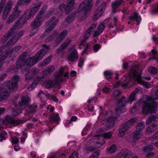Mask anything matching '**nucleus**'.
<instances>
[{"label": "nucleus", "mask_w": 158, "mask_h": 158, "mask_svg": "<svg viewBox=\"0 0 158 158\" xmlns=\"http://www.w3.org/2000/svg\"><path fill=\"white\" fill-rule=\"evenodd\" d=\"M31 18L28 14L27 12L25 11L23 15L20 18L19 21L16 22L10 30L1 38V41L2 43L6 42L10 37L12 36L16 33V30L17 28H20L26 23L28 20Z\"/></svg>", "instance_id": "1"}, {"label": "nucleus", "mask_w": 158, "mask_h": 158, "mask_svg": "<svg viewBox=\"0 0 158 158\" xmlns=\"http://www.w3.org/2000/svg\"><path fill=\"white\" fill-rule=\"evenodd\" d=\"M16 33L12 36L15 35L13 37L10 39L6 43V46H2L0 48V63L5 60L9 54V52L7 51V47L12 46L15 43L20 37L23 35L24 31H19L17 34Z\"/></svg>", "instance_id": "2"}, {"label": "nucleus", "mask_w": 158, "mask_h": 158, "mask_svg": "<svg viewBox=\"0 0 158 158\" xmlns=\"http://www.w3.org/2000/svg\"><path fill=\"white\" fill-rule=\"evenodd\" d=\"M128 76L130 79L136 81L139 83L143 85L147 88L151 86L149 84L143 80V78L149 80L151 79V78L149 77H144L141 78L138 65H135L132 67Z\"/></svg>", "instance_id": "3"}, {"label": "nucleus", "mask_w": 158, "mask_h": 158, "mask_svg": "<svg viewBox=\"0 0 158 158\" xmlns=\"http://www.w3.org/2000/svg\"><path fill=\"white\" fill-rule=\"evenodd\" d=\"M154 95L156 97L155 98L148 96L147 98L146 101L143 102L144 104L142 109L144 114H151L155 113V107L158 105L155 100L158 99V89L156 90Z\"/></svg>", "instance_id": "4"}, {"label": "nucleus", "mask_w": 158, "mask_h": 158, "mask_svg": "<svg viewBox=\"0 0 158 158\" xmlns=\"http://www.w3.org/2000/svg\"><path fill=\"white\" fill-rule=\"evenodd\" d=\"M19 79V76L17 75L15 76L13 79L3 83L2 85L1 89L2 90L9 89L12 92L16 90L17 89L18 82Z\"/></svg>", "instance_id": "5"}, {"label": "nucleus", "mask_w": 158, "mask_h": 158, "mask_svg": "<svg viewBox=\"0 0 158 158\" xmlns=\"http://www.w3.org/2000/svg\"><path fill=\"white\" fill-rule=\"evenodd\" d=\"M64 72L63 68H61L59 71L56 73L55 75L53 77L52 81H47L46 87L48 88L52 87L55 84H58L60 82L63 81V74Z\"/></svg>", "instance_id": "6"}, {"label": "nucleus", "mask_w": 158, "mask_h": 158, "mask_svg": "<svg viewBox=\"0 0 158 158\" xmlns=\"http://www.w3.org/2000/svg\"><path fill=\"white\" fill-rule=\"evenodd\" d=\"M116 119V118L110 117L107 119L102 120L101 124L104 127L100 129V131H106L111 129L114 125Z\"/></svg>", "instance_id": "7"}, {"label": "nucleus", "mask_w": 158, "mask_h": 158, "mask_svg": "<svg viewBox=\"0 0 158 158\" xmlns=\"http://www.w3.org/2000/svg\"><path fill=\"white\" fill-rule=\"evenodd\" d=\"M29 99L28 97H26L24 96H23L19 100L18 105H16V107H18L19 109H17L15 108L13 111V114L14 115H16L19 114L22 112V110L23 109V106H27L28 104Z\"/></svg>", "instance_id": "8"}, {"label": "nucleus", "mask_w": 158, "mask_h": 158, "mask_svg": "<svg viewBox=\"0 0 158 158\" xmlns=\"http://www.w3.org/2000/svg\"><path fill=\"white\" fill-rule=\"evenodd\" d=\"M74 4V0H68L67 5L61 3L59 6V8L61 12L65 11L66 14H68L72 11Z\"/></svg>", "instance_id": "9"}, {"label": "nucleus", "mask_w": 158, "mask_h": 158, "mask_svg": "<svg viewBox=\"0 0 158 158\" xmlns=\"http://www.w3.org/2000/svg\"><path fill=\"white\" fill-rule=\"evenodd\" d=\"M22 11L20 10L18 6H16L13 9L12 14L9 16L8 19L6 21L7 23L13 22L17 19L20 14Z\"/></svg>", "instance_id": "10"}, {"label": "nucleus", "mask_w": 158, "mask_h": 158, "mask_svg": "<svg viewBox=\"0 0 158 158\" xmlns=\"http://www.w3.org/2000/svg\"><path fill=\"white\" fill-rule=\"evenodd\" d=\"M59 22V19L53 17L51 18L46 23L47 26L48 27L46 29L45 33H49L52 31L56 27Z\"/></svg>", "instance_id": "11"}, {"label": "nucleus", "mask_w": 158, "mask_h": 158, "mask_svg": "<svg viewBox=\"0 0 158 158\" xmlns=\"http://www.w3.org/2000/svg\"><path fill=\"white\" fill-rule=\"evenodd\" d=\"M44 48L39 51L34 57L37 62L40 60L45 55L47 52L49 50V47H47L45 45H43Z\"/></svg>", "instance_id": "12"}, {"label": "nucleus", "mask_w": 158, "mask_h": 158, "mask_svg": "<svg viewBox=\"0 0 158 158\" xmlns=\"http://www.w3.org/2000/svg\"><path fill=\"white\" fill-rule=\"evenodd\" d=\"M13 2L12 1H8L5 6L2 14L3 19L6 20L8 17V15L11 9Z\"/></svg>", "instance_id": "13"}, {"label": "nucleus", "mask_w": 158, "mask_h": 158, "mask_svg": "<svg viewBox=\"0 0 158 158\" xmlns=\"http://www.w3.org/2000/svg\"><path fill=\"white\" fill-rule=\"evenodd\" d=\"M41 5V2H39L35 3H34V7L32 8L30 11L28 10H27L25 11L27 12L28 14L30 15L31 17L32 16H33L37 12Z\"/></svg>", "instance_id": "14"}, {"label": "nucleus", "mask_w": 158, "mask_h": 158, "mask_svg": "<svg viewBox=\"0 0 158 158\" xmlns=\"http://www.w3.org/2000/svg\"><path fill=\"white\" fill-rule=\"evenodd\" d=\"M40 17L36 16V18L31 23L30 26L31 27V30H37V29L42 24Z\"/></svg>", "instance_id": "15"}, {"label": "nucleus", "mask_w": 158, "mask_h": 158, "mask_svg": "<svg viewBox=\"0 0 158 158\" xmlns=\"http://www.w3.org/2000/svg\"><path fill=\"white\" fill-rule=\"evenodd\" d=\"M37 70L33 68L31 69L25 74V81H29L33 79L35 76Z\"/></svg>", "instance_id": "16"}, {"label": "nucleus", "mask_w": 158, "mask_h": 158, "mask_svg": "<svg viewBox=\"0 0 158 158\" xmlns=\"http://www.w3.org/2000/svg\"><path fill=\"white\" fill-rule=\"evenodd\" d=\"M79 10L78 15L80 17V19L81 20H84L86 18L87 14L88 12H89L90 10H88L87 8H81L80 7V5L79 7Z\"/></svg>", "instance_id": "17"}, {"label": "nucleus", "mask_w": 158, "mask_h": 158, "mask_svg": "<svg viewBox=\"0 0 158 158\" xmlns=\"http://www.w3.org/2000/svg\"><path fill=\"white\" fill-rule=\"evenodd\" d=\"M71 40L70 38H68L65 42L62 44L58 48L56 51V53L58 54H60L62 52L63 50L68 46Z\"/></svg>", "instance_id": "18"}, {"label": "nucleus", "mask_w": 158, "mask_h": 158, "mask_svg": "<svg viewBox=\"0 0 158 158\" xmlns=\"http://www.w3.org/2000/svg\"><path fill=\"white\" fill-rule=\"evenodd\" d=\"M92 1L93 0H84L80 4V7L81 8H85L88 10H90L93 5L92 2Z\"/></svg>", "instance_id": "19"}, {"label": "nucleus", "mask_w": 158, "mask_h": 158, "mask_svg": "<svg viewBox=\"0 0 158 158\" xmlns=\"http://www.w3.org/2000/svg\"><path fill=\"white\" fill-rule=\"evenodd\" d=\"M95 139H97L98 141H96V148H98L103 145L105 143V141L104 140L105 139L103 136H102L100 135H95Z\"/></svg>", "instance_id": "20"}, {"label": "nucleus", "mask_w": 158, "mask_h": 158, "mask_svg": "<svg viewBox=\"0 0 158 158\" xmlns=\"http://www.w3.org/2000/svg\"><path fill=\"white\" fill-rule=\"evenodd\" d=\"M78 58V53L76 49L73 50L69 57V60L71 61H75Z\"/></svg>", "instance_id": "21"}, {"label": "nucleus", "mask_w": 158, "mask_h": 158, "mask_svg": "<svg viewBox=\"0 0 158 158\" xmlns=\"http://www.w3.org/2000/svg\"><path fill=\"white\" fill-rule=\"evenodd\" d=\"M0 90H2V91L0 94V101H2L7 98L9 96V94L8 90L5 89L2 90L1 89V87L0 88Z\"/></svg>", "instance_id": "22"}, {"label": "nucleus", "mask_w": 158, "mask_h": 158, "mask_svg": "<svg viewBox=\"0 0 158 158\" xmlns=\"http://www.w3.org/2000/svg\"><path fill=\"white\" fill-rule=\"evenodd\" d=\"M104 28V24L102 23L100 24L97 28V30L95 31L93 35V37H95L99 35L102 32Z\"/></svg>", "instance_id": "23"}, {"label": "nucleus", "mask_w": 158, "mask_h": 158, "mask_svg": "<svg viewBox=\"0 0 158 158\" xmlns=\"http://www.w3.org/2000/svg\"><path fill=\"white\" fill-rule=\"evenodd\" d=\"M6 122L10 123H12L15 125H18L19 124L23 123V121L22 120H15L14 119L10 117H7L6 118Z\"/></svg>", "instance_id": "24"}, {"label": "nucleus", "mask_w": 158, "mask_h": 158, "mask_svg": "<svg viewBox=\"0 0 158 158\" xmlns=\"http://www.w3.org/2000/svg\"><path fill=\"white\" fill-rule=\"evenodd\" d=\"M137 119L136 118L131 119L125 122L123 125L126 127V128L128 129L136 121Z\"/></svg>", "instance_id": "25"}, {"label": "nucleus", "mask_w": 158, "mask_h": 158, "mask_svg": "<svg viewBox=\"0 0 158 158\" xmlns=\"http://www.w3.org/2000/svg\"><path fill=\"white\" fill-rule=\"evenodd\" d=\"M122 1V0H117L112 2V12L114 13H115V10L119 6Z\"/></svg>", "instance_id": "26"}, {"label": "nucleus", "mask_w": 158, "mask_h": 158, "mask_svg": "<svg viewBox=\"0 0 158 158\" xmlns=\"http://www.w3.org/2000/svg\"><path fill=\"white\" fill-rule=\"evenodd\" d=\"M127 101L126 100L125 97L122 96L121 98L118 100L117 103V106L123 107L127 103Z\"/></svg>", "instance_id": "27"}, {"label": "nucleus", "mask_w": 158, "mask_h": 158, "mask_svg": "<svg viewBox=\"0 0 158 158\" xmlns=\"http://www.w3.org/2000/svg\"><path fill=\"white\" fill-rule=\"evenodd\" d=\"M158 120V117L157 115H152L148 117V118L146 120V124L149 125L153 121H156Z\"/></svg>", "instance_id": "28"}, {"label": "nucleus", "mask_w": 158, "mask_h": 158, "mask_svg": "<svg viewBox=\"0 0 158 158\" xmlns=\"http://www.w3.org/2000/svg\"><path fill=\"white\" fill-rule=\"evenodd\" d=\"M157 128L156 124H153L148 127L146 129V134H151Z\"/></svg>", "instance_id": "29"}, {"label": "nucleus", "mask_w": 158, "mask_h": 158, "mask_svg": "<svg viewBox=\"0 0 158 158\" xmlns=\"http://www.w3.org/2000/svg\"><path fill=\"white\" fill-rule=\"evenodd\" d=\"M34 57L32 58L29 57L25 61L26 65H29L30 67L33 66L37 63Z\"/></svg>", "instance_id": "30"}, {"label": "nucleus", "mask_w": 158, "mask_h": 158, "mask_svg": "<svg viewBox=\"0 0 158 158\" xmlns=\"http://www.w3.org/2000/svg\"><path fill=\"white\" fill-rule=\"evenodd\" d=\"M138 92V90L136 89L132 92L129 96V98L127 101L128 102L131 103L133 101L135 100V99L136 94Z\"/></svg>", "instance_id": "31"}, {"label": "nucleus", "mask_w": 158, "mask_h": 158, "mask_svg": "<svg viewBox=\"0 0 158 158\" xmlns=\"http://www.w3.org/2000/svg\"><path fill=\"white\" fill-rule=\"evenodd\" d=\"M37 106L35 104L29 106L26 110L27 113L32 114L34 113L36 111Z\"/></svg>", "instance_id": "32"}, {"label": "nucleus", "mask_w": 158, "mask_h": 158, "mask_svg": "<svg viewBox=\"0 0 158 158\" xmlns=\"http://www.w3.org/2000/svg\"><path fill=\"white\" fill-rule=\"evenodd\" d=\"M103 13V8H98L94 13V19L97 20L98 18L100 17Z\"/></svg>", "instance_id": "33"}, {"label": "nucleus", "mask_w": 158, "mask_h": 158, "mask_svg": "<svg viewBox=\"0 0 158 158\" xmlns=\"http://www.w3.org/2000/svg\"><path fill=\"white\" fill-rule=\"evenodd\" d=\"M132 19H134L135 20L137 23V25H138L141 20V17L138 15V14L136 13L135 12L134 13L133 16H130L129 17V19L131 20Z\"/></svg>", "instance_id": "34"}, {"label": "nucleus", "mask_w": 158, "mask_h": 158, "mask_svg": "<svg viewBox=\"0 0 158 158\" xmlns=\"http://www.w3.org/2000/svg\"><path fill=\"white\" fill-rule=\"evenodd\" d=\"M25 65H26L25 61L18 59L16 65V68L17 69H20Z\"/></svg>", "instance_id": "35"}, {"label": "nucleus", "mask_w": 158, "mask_h": 158, "mask_svg": "<svg viewBox=\"0 0 158 158\" xmlns=\"http://www.w3.org/2000/svg\"><path fill=\"white\" fill-rule=\"evenodd\" d=\"M143 135V134L141 131L135 130L134 131L133 138L134 139L138 140L142 137Z\"/></svg>", "instance_id": "36"}, {"label": "nucleus", "mask_w": 158, "mask_h": 158, "mask_svg": "<svg viewBox=\"0 0 158 158\" xmlns=\"http://www.w3.org/2000/svg\"><path fill=\"white\" fill-rule=\"evenodd\" d=\"M122 156L124 158H128L131 156V151L127 149H123L122 152Z\"/></svg>", "instance_id": "37"}, {"label": "nucleus", "mask_w": 158, "mask_h": 158, "mask_svg": "<svg viewBox=\"0 0 158 158\" xmlns=\"http://www.w3.org/2000/svg\"><path fill=\"white\" fill-rule=\"evenodd\" d=\"M76 13L73 12L69 15L65 19L66 22L67 23H70L72 22L75 19L76 16Z\"/></svg>", "instance_id": "38"}, {"label": "nucleus", "mask_w": 158, "mask_h": 158, "mask_svg": "<svg viewBox=\"0 0 158 158\" xmlns=\"http://www.w3.org/2000/svg\"><path fill=\"white\" fill-rule=\"evenodd\" d=\"M128 129L126 128V127L123 125L121 127L119 130L118 134V136L120 137H122L124 135L126 131Z\"/></svg>", "instance_id": "39"}, {"label": "nucleus", "mask_w": 158, "mask_h": 158, "mask_svg": "<svg viewBox=\"0 0 158 158\" xmlns=\"http://www.w3.org/2000/svg\"><path fill=\"white\" fill-rule=\"evenodd\" d=\"M117 148L115 144H113L107 149V152L108 153H114L117 150Z\"/></svg>", "instance_id": "40"}, {"label": "nucleus", "mask_w": 158, "mask_h": 158, "mask_svg": "<svg viewBox=\"0 0 158 158\" xmlns=\"http://www.w3.org/2000/svg\"><path fill=\"white\" fill-rule=\"evenodd\" d=\"M144 123L140 122L138 123L136 127V130L141 131L144 127Z\"/></svg>", "instance_id": "41"}, {"label": "nucleus", "mask_w": 158, "mask_h": 158, "mask_svg": "<svg viewBox=\"0 0 158 158\" xmlns=\"http://www.w3.org/2000/svg\"><path fill=\"white\" fill-rule=\"evenodd\" d=\"M123 107L117 106L115 108V113L118 116L123 113L124 111V109L122 108Z\"/></svg>", "instance_id": "42"}, {"label": "nucleus", "mask_w": 158, "mask_h": 158, "mask_svg": "<svg viewBox=\"0 0 158 158\" xmlns=\"http://www.w3.org/2000/svg\"><path fill=\"white\" fill-rule=\"evenodd\" d=\"M53 57L52 55H50L47 58L42 62V64L45 66L48 64L52 58Z\"/></svg>", "instance_id": "43"}, {"label": "nucleus", "mask_w": 158, "mask_h": 158, "mask_svg": "<svg viewBox=\"0 0 158 158\" xmlns=\"http://www.w3.org/2000/svg\"><path fill=\"white\" fill-rule=\"evenodd\" d=\"M148 71L150 73L153 74H156L158 72V69L153 67H149Z\"/></svg>", "instance_id": "44"}, {"label": "nucleus", "mask_w": 158, "mask_h": 158, "mask_svg": "<svg viewBox=\"0 0 158 158\" xmlns=\"http://www.w3.org/2000/svg\"><path fill=\"white\" fill-rule=\"evenodd\" d=\"M56 35V33L54 32L51 35L45 39L46 42H48L52 41L54 39Z\"/></svg>", "instance_id": "45"}, {"label": "nucleus", "mask_w": 158, "mask_h": 158, "mask_svg": "<svg viewBox=\"0 0 158 158\" xmlns=\"http://www.w3.org/2000/svg\"><path fill=\"white\" fill-rule=\"evenodd\" d=\"M154 148L153 146L151 145H149L145 146L143 148L144 152H148L152 151Z\"/></svg>", "instance_id": "46"}, {"label": "nucleus", "mask_w": 158, "mask_h": 158, "mask_svg": "<svg viewBox=\"0 0 158 158\" xmlns=\"http://www.w3.org/2000/svg\"><path fill=\"white\" fill-rule=\"evenodd\" d=\"M51 119L53 121L57 122L59 120V114L58 113L54 114L51 117Z\"/></svg>", "instance_id": "47"}, {"label": "nucleus", "mask_w": 158, "mask_h": 158, "mask_svg": "<svg viewBox=\"0 0 158 158\" xmlns=\"http://www.w3.org/2000/svg\"><path fill=\"white\" fill-rule=\"evenodd\" d=\"M63 39L59 36H58L55 42L54 43V45L56 46L58 45L62 41Z\"/></svg>", "instance_id": "48"}, {"label": "nucleus", "mask_w": 158, "mask_h": 158, "mask_svg": "<svg viewBox=\"0 0 158 158\" xmlns=\"http://www.w3.org/2000/svg\"><path fill=\"white\" fill-rule=\"evenodd\" d=\"M41 77H40L38 78V80L34 81L29 86V88H31V89L34 88L35 86L36 85V84L39 82V81L41 79Z\"/></svg>", "instance_id": "49"}, {"label": "nucleus", "mask_w": 158, "mask_h": 158, "mask_svg": "<svg viewBox=\"0 0 158 158\" xmlns=\"http://www.w3.org/2000/svg\"><path fill=\"white\" fill-rule=\"evenodd\" d=\"M104 74L107 79H109L111 78V76L113 74V73L110 71H106L104 72Z\"/></svg>", "instance_id": "50"}, {"label": "nucleus", "mask_w": 158, "mask_h": 158, "mask_svg": "<svg viewBox=\"0 0 158 158\" xmlns=\"http://www.w3.org/2000/svg\"><path fill=\"white\" fill-rule=\"evenodd\" d=\"M27 52H24L19 57L18 59L24 61H26L25 58L27 56Z\"/></svg>", "instance_id": "51"}, {"label": "nucleus", "mask_w": 158, "mask_h": 158, "mask_svg": "<svg viewBox=\"0 0 158 158\" xmlns=\"http://www.w3.org/2000/svg\"><path fill=\"white\" fill-rule=\"evenodd\" d=\"M121 94V92L119 90H116L113 91L112 96L114 97H117Z\"/></svg>", "instance_id": "52"}, {"label": "nucleus", "mask_w": 158, "mask_h": 158, "mask_svg": "<svg viewBox=\"0 0 158 158\" xmlns=\"http://www.w3.org/2000/svg\"><path fill=\"white\" fill-rule=\"evenodd\" d=\"M99 155V152L98 151H97L94 152L93 154L91 155L90 158H98Z\"/></svg>", "instance_id": "53"}, {"label": "nucleus", "mask_w": 158, "mask_h": 158, "mask_svg": "<svg viewBox=\"0 0 158 158\" xmlns=\"http://www.w3.org/2000/svg\"><path fill=\"white\" fill-rule=\"evenodd\" d=\"M55 69L54 67L53 66H51L48 67L46 70V72L48 73H52L54 70Z\"/></svg>", "instance_id": "54"}, {"label": "nucleus", "mask_w": 158, "mask_h": 158, "mask_svg": "<svg viewBox=\"0 0 158 158\" xmlns=\"http://www.w3.org/2000/svg\"><path fill=\"white\" fill-rule=\"evenodd\" d=\"M96 24L94 23L92 24L91 26L87 29L88 31L91 32L94 30L96 27Z\"/></svg>", "instance_id": "55"}, {"label": "nucleus", "mask_w": 158, "mask_h": 158, "mask_svg": "<svg viewBox=\"0 0 158 158\" xmlns=\"http://www.w3.org/2000/svg\"><path fill=\"white\" fill-rule=\"evenodd\" d=\"M112 135L111 132H110L108 133H106L103 135V137L105 139H109Z\"/></svg>", "instance_id": "56"}, {"label": "nucleus", "mask_w": 158, "mask_h": 158, "mask_svg": "<svg viewBox=\"0 0 158 158\" xmlns=\"http://www.w3.org/2000/svg\"><path fill=\"white\" fill-rule=\"evenodd\" d=\"M46 10V8L44 7L39 12L38 17H40L41 18V16L44 14Z\"/></svg>", "instance_id": "57"}, {"label": "nucleus", "mask_w": 158, "mask_h": 158, "mask_svg": "<svg viewBox=\"0 0 158 158\" xmlns=\"http://www.w3.org/2000/svg\"><path fill=\"white\" fill-rule=\"evenodd\" d=\"M31 0H19L18 4L19 5H21L23 3H29L30 2Z\"/></svg>", "instance_id": "58"}, {"label": "nucleus", "mask_w": 158, "mask_h": 158, "mask_svg": "<svg viewBox=\"0 0 158 158\" xmlns=\"http://www.w3.org/2000/svg\"><path fill=\"white\" fill-rule=\"evenodd\" d=\"M67 31L66 30H65L61 32L59 36L63 39L65 37V36L67 35Z\"/></svg>", "instance_id": "59"}, {"label": "nucleus", "mask_w": 158, "mask_h": 158, "mask_svg": "<svg viewBox=\"0 0 158 158\" xmlns=\"http://www.w3.org/2000/svg\"><path fill=\"white\" fill-rule=\"evenodd\" d=\"M91 32L87 30L84 35V39H87L90 35Z\"/></svg>", "instance_id": "60"}, {"label": "nucleus", "mask_w": 158, "mask_h": 158, "mask_svg": "<svg viewBox=\"0 0 158 158\" xmlns=\"http://www.w3.org/2000/svg\"><path fill=\"white\" fill-rule=\"evenodd\" d=\"M12 143L16 144L19 142V140L16 137H13L12 138Z\"/></svg>", "instance_id": "61"}, {"label": "nucleus", "mask_w": 158, "mask_h": 158, "mask_svg": "<svg viewBox=\"0 0 158 158\" xmlns=\"http://www.w3.org/2000/svg\"><path fill=\"white\" fill-rule=\"evenodd\" d=\"M6 0H1L0 2V8H3L5 6Z\"/></svg>", "instance_id": "62"}, {"label": "nucleus", "mask_w": 158, "mask_h": 158, "mask_svg": "<svg viewBox=\"0 0 158 158\" xmlns=\"http://www.w3.org/2000/svg\"><path fill=\"white\" fill-rule=\"evenodd\" d=\"M77 152H74L69 158H77Z\"/></svg>", "instance_id": "63"}, {"label": "nucleus", "mask_w": 158, "mask_h": 158, "mask_svg": "<svg viewBox=\"0 0 158 158\" xmlns=\"http://www.w3.org/2000/svg\"><path fill=\"white\" fill-rule=\"evenodd\" d=\"M152 12L154 14L157 13L158 12V4L156 6L155 8L152 10Z\"/></svg>", "instance_id": "64"}]
</instances>
